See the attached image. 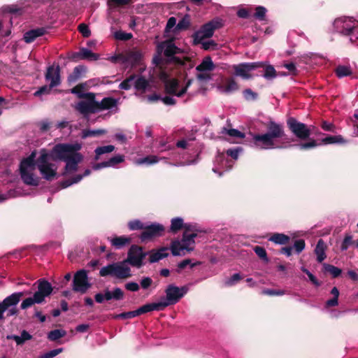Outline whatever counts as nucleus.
Instances as JSON below:
<instances>
[{"label":"nucleus","instance_id":"a211bd4d","mask_svg":"<svg viewBox=\"0 0 358 358\" xmlns=\"http://www.w3.org/2000/svg\"><path fill=\"white\" fill-rule=\"evenodd\" d=\"M36 151L34 150L27 158H24L20 164V171H29V169L33 171L36 166Z\"/></svg>","mask_w":358,"mask_h":358},{"label":"nucleus","instance_id":"e433bc0d","mask_svg":"<svg viewBox=\"0 0 358 358\" xmlns=\"http://www.w3.org/2000/svg\"><path fill=\"white\" fill-rule=\"evenodd\" d=\"M335 74L339 78L351 76L352 74V68L350 66L338 65L334 70Z\"/></svg>","mask_w":358,"mask_h":358},{"label":"nucleus","instance_id":"e2e57ef3","mask_svg":"<svg viewBox=\"0 0 358 358\" xmlns=\"http://www.w3.org/2000/svg\"><path fill=\"white\" fill-rule=\"evenodd\" d=\"M305 246L306 243L303 239H297L294 241L292 249L294 248L297 254H300L304 250Z\"/></svg>","mask_w":358,"mask_h":358},{"label":"nucleus","instance_id":"4d7b16f0","mask_svg":"<svg viewBox=\"0 0 358 358\" xmlns=\"http://www.w3.org/2000/svg\"><path fill=\"white\" fill-rule=\"evenodd\" d=\"M129 228L131 230H138L141 229L143 231L145 224L143 223L141 221L138 220H135L130 221L128 224Z\"/></svg>","mask_w":358,"mask_h":358},{"label":"nucleus","instance_id":"ddd939ff","mask_svg":"<svg viewBox=\"0 0 358 358\" xmlns=\"http://www.w3.org/2000/svg\"><path fill=\"white\" fill-rule=\"evenodd\" d=\"M263 66L262 62H244L233 66L234 74L236 76L241 77L243 79L248 80L252 78L250 71Z\"/></svg>","mask_w":358,"mask_h":358},{"label":"nucleus","instance_id":"c03bdc74","mask_svg":"<svg viewBox=\"0 0 358 358\" xmlns=\"http://www.w3.org/2000/svg\"><path fill=\"white\" fill-rule=\"evenodd\" d=\"M66 334V331L63 329H54L48 334V338L50 341H55L61 338H63Z\"/></svg>","mask_w":358,"mask_h":358},{"label":"nucleus","instance_id":"7c9ffc66","mask_svg":"<svg viewBox=\"0 0 358 358\" xmlns=\"http://www.w3.org/2000/svg\"><path fill=\"white\" fill-rule=\"evenodd\" d=\"M224 93L229 94L239 89V85L233 78H229L226 80L223 86L220 87Z\"/></svg>","mask_w":358,"mask_h":358},{"label":"nucleus","instance_id":"2f4dec72","mask_svg":"<svg viewBox=\"0 0 358 358\" xmlns=\"http://www.w3.org/2000/svg\"><path fill=\"white\" fill-rule=\"evenodd\" d=\"M110 241L113 246L117 249H120L126 245H129L131 242V238L124 236H115Z\"/></svg>","mask_w":358,"mask_h":358},{"label":"nucleus","instance_id":"f257e3e1","mask_svg":"<svg viewBox=\"0 0 358 358\" xmlns=\"http://www.w3.org/2000/svg\"><path fill=\"white\" fill-rule=\"evenodd\" d=\"M81 144L76 143H58L52 150V159L61 160L66 162L63 175L75 172L78 169V164L81 162L83 156L78 152L81 149Z\"/></svg>","mask_w":358,"mask_h":358},{"label":"nucleus","instance_id":"412c9836","mask_svg":"<svg viewBox=\"0 0 358 358\" xmlns=\"http://www.w3.org/2000/svg\"><path fill=\"white\" fill-rule=\"evenodd\" d=\"M46 33V29L44 27L36 28L27 31L24 34L23 39L27 43L33 42L36 38L43 36Z\"/></svg>","mask_w":358,"mask_h":358},{"label":"nucleus","instance_id":"69168bd1","mask_svg":"<svg viewBox=\"0 0 358 358\" xmlns=\"http://www.w3.org/2000/svg\"><path fill=\"white\" fill-rule=\"evenodd\" d=\"M243 279L239 273H234L231 277L225 282V285L228 287L236 285L238 282Z\"/></svg>","mask_w":358,"mask_h":358},{"label":"nucleus","instance_id":"bb28decb","mask_svg":"<svg viewBox=\"0 0 358 358\" xmlns=\"http://www.w3.org/2000/svg\"><path fill=\"white\" fill-rule=\"evenodd\" d=\"M104 300L110 301L115 299L116 301L122 300L124 298V292L119 287H115L112 292L106 290L103 294Z\"/></svg>","mask_w":358,"mask_h":358},{"label":"nucleus","instance_id":"3c124183","mask_svg":"<svg viewBox=\"0 0 358 358\" xmlns=\"http://www.w3.org/2000/svg\"><path fill=\"white\" fill-rule=\"evenodd\" d=\"M136 78V75H131L129 78L124 80L119 85V88L121 90H129L131 87L133 81Z\"/></svg>","mask_w":358,"mask_h":358},{"label":"nucleus","instance_id":"680f3d73","mask_svg":"<svg viewBox=\"0 0 358 358\" xmlns=\"http://www.w3.org/2000/svg\"><path fill=\"white\" fill-rule=\"evenodd\" d=\"M285 292L282 289H264L262 291V294L268 296H282Z\"/></svg>","mask_w":358,"mask_h":358},{"label":"nucleus","instance_id":"aec40b11","mask_svg":"<svg viewBox=\"0 0 358 358\" xmlns=\"http://www.w3.org/2000/svg\"><path fill=\"white\" fill-rule=\"evenodd\" d=\"M168 250L167 248L162 247L158 250H152L149 252V258L148 261L150 263H155L159 262V260L166 257L169 255V253L166 252Z\"/></svg>","mask_w":358,"mask_h":358},{"label":"nucleus","instance_id":"7ed1b4c3","mask_svg":"<svg viewBox=\"0 0 358 358\" xmlns=\"http://www.w3.org/2000/svg\"><path fill=\"white\" fill-rule=\"evenodd\" d=\"M36 284L38 285V290L32 297H28L23 300L20 306L22 309H27L35 303H42L45 301V299L49 296L53 291L52 285L45 278L38 280Z\"/></svg>","mask_w":358,"mask_h":358},{"label":"nucleus","instance_id":"5701e85b","mask_svg":"<svg viewBox=\"0 0 358 358\" xmlns=\"http://www.w3.org/2000/svg\"><path fill=\"white\" fill-rule=\"evenodd\" d=\"M87 68L85 66L79 65L76 66L73 72L68 76L67 81L69 84L75 83L78 81L80 78H82L83 75L86 73Z\"/></svg>","mask_w":358,"mask_h":358},{"label":"nucleus","instance_id":"8fccbe9b","mask_svg":"<svg viewBox=\"0 0 358 358\" xmlns=\"http://www.w3.org/2000/svg\"><path fill=\"white\" fill-rule=\"evenodd\" d=\"M222 134H227L230 136L237 137V138H243L245 137L244 133H242L236 129H227V128L223 127Z\"/></svg>","mask_w":358,"mask_h":358},{"label":"nucleus","instance_id":"bf43d9fd","mask_svg":"<svg viewBox=\"0 0 358 358\" xmlns=\"http://www.w3.org/2000/svg\"><path fill=\"white\" fill-rule=\"evenodd\" d=\"M157 162H158V158H157V157H156L155 155H149L145 157L139 159L138 160V163L139 164H147L148 165L155 164Z\"/></svg>","mask_w":358,"mask_h":358},{"label":"nucleus","instance_id":"20e7f679","mask_svg":"<svg viewBox=\"0 0 358 358\" xmlns=\"http://www.w3.org/2000/svg\"><path fill=\"white\" fill-rule=\"evenodd\" d=\"M335 30L344 36L350 37L352 43H355L358 39V23L350 18H337L334 20Z\"/></svg>","mask_w":358,"mask_h":358},{"label":"nucleus","instance_id":"c85d7f7f","mask_svg":"<svg viewBox=\"0 0 358 358\" xmlns=\"http://www.w3.org/2000/svg\"><path fill=\"white\" fill-rule=\"evenodd\" d=\"M179 87V82L177 79L173 78L166 82L164 85V91L166 94L178 96V89Z\"/></svg>","mask_w":358,"mask_h":358},{"label":"nucleus","instance_id":"0eeeda50","mask_svg":"<svg viewBox=\"0 0 358 358\" xmlns=\"http://www.w3.org/2000/svg\"><path fill=\"white\" fill-rule=\"evenodd\" d=\"M99 275L101 277L113 275L118 279H127L131 277V268L122 262L109 264L101 268Z\"/></svg>","mask_w":358,"mask_h":358},{"label":"nucleus","instance_id":"39448f33","mask_svg":"<svg viewBox=\"0 0 358 358\" xmlns=\"http://www.w3.org/2000/svg\"><path fill=\"white\" fill-rule=\"evenodd\" d=\"M222 26V20L217 17L203 24L199 31L192 34L194 44L199 45V43H201L204 39L212 37L215 31L221 28Z\"/></svg>","mask_w":358,"mask_h":358},{"label":"nucleus","instance_id":"423d86ee","mask_svg":"<svg viewBox=\"0 0 358 358\" xmlns=\"http://www.w3.org/2000/svg\"><path fill=\"white\" fill-rule=\"evenodd\" d=\"M49 154L45 149H41L40 156L36 159V166L39 170L43 178L46 180H52L56 175V168L55 164L49 162Z\"/></svg>","mask_w":358,"mask_h":358},{"label":"nucleus","instance_id":"9d476101","mask_svg":"<svg viewBox=\"0 0 358 358\" xmlns=\"http://www.w3.org/2000/svg\"><path fill=\"white\" fill-rule=\"evenodd\" d=\"M80 99H87V101H79L76 106V110L80 114L86 117L90 114L98 113L94 93L87 92L85 94L80 96Z\"/></svg>","mask_w":358,"mask_h":358},{"label":"nucleus","instance_id":"13d9d810","mask_svg":"<svg viewBox=\"0 0 358 358\" xmlns=\"http://www.w3.org/2000/svg\"><path fill=\"white\" fill-rule=\"evenodd\" d=\"M133 35L131 33H126L122 31H117L115 33L114 37L120 41H128L132 38Z\"/></svg>","mask_w":358,"mask_h":358},{"label":"nucleus","instance_id":"a878e982","mask_svg":"<svg viewBox=\"0 0 358 358\" xmlns=\"http://www.w3.org/2000/svg\"><path fill=\"white\" fill-rule=\"evenodd\" d=\"M45 80L48 81L57 80L58 82V85H60V69L59 66H57V68H55L54 66H50L47 69V72L45 75Z\"/></svg>","mask_w":358,"mask_h":358},{"label":"nucleus","instance_id":"f3484780","mask_svg":"<svg viewBox=\"0 0 358 358\" xmlns=\"http://www.w3.org/2000/svg\"><path fill=\"white\" fill-rule=\"evenodd\" d=\"M69 59L74 62L83 59L96 61L99 59V55L92 52L87 48H81L78 52H71L69 55Z\"/></svg>","mask_w":358,"mask_h":358},{"label":"nucleus","instance_id":"864d4df0","mask_svg":"<svg viewBox=\"0 0 358 358\" xmlns=\"http://www.w3.org/2000/svg\"><path fill=\"white\" fill-rule=\"evenodd\" d=\"M319 144L317 143L316 140L311 138L308 142L301 143L299 144L298 147L299 148L300 150H309V149L315 148Z\"/></svg>","mask_w":358,"mask_h":358},{"label":"nucleus","instance_id":"a18cd8bd","mask_svg":"<svg viewBox=\"0 0 358 358\" xmlns=\"http://www.w3.org/2000/svg\"><path fill=\"white\" fill-rule=\"evenodd\" d=\"M256 255L264 262L268 263L269 259L268 258L266 251L264 248L259 245H256L253 248Z\"/></svg>","mask_w":358,"mask_h":358},{"label":"nucleus","instance_id":"de8ad7c7","mask_svg":"<svg viewBox=\"0 0 358 358\" xmlns=\"http://www.w3.org/2000/svg\"><path fill=\"white\" fill-rule=\"evenodd\" d=\"M148 86V80L143 76L137 78L134 83V87L137 90L145 91Z\"/></svg>","mask_w":358,"mask_h":358},{"label":"nucleus","instance_id":"4be33fe9","mask_svg":"<svg viewBox=\"0 0 358 358\" xmlns=\"http://www.w3.org/2000/svg\"><path fill=\"white\" fill-rule=\"evenodd\" d=\"M163 306L164 304L161 303L160 301L157 303H146L136 309V313L139 316L154 310H163Z\"/></svg>","mask_w":358,"mask_h":358},{"label":"nucleus","instance_id":"37998d69","mask_svg":"<svg viewBox=\"0 0 358 358\" xmlns=\"http://www.w3.org/2000/svg\"><path fill=\"white\" fill-rule=\"evenodd\" d=\"M105 134H106V131L105 129H84L82 131L81 137L82 138H87L88 137L99 136L101 135H104Z\"/></svg>","mask_w":358,"mask_h":358},{"label":"nucleus","instance_id":"f704fd0d","mask_svg":"<svg viewBox=\"0 0 358 358\" xmlns=\"http://www.w3.org/2000/svg\"><path fill=\"white\" fill-rule=\"evenodd\" d=\"M269 241H271L275 244L285 245L289 243L290 237L284 234L274 233L269 238Z\"/></svg>","mask_w":358,"mask_h":358},{"label":"nucleus","instance_id":"6ab92c4d","mask_svg":"<svg viewBox=\"0 0 358 358\" xmlns=\"http://www.w3.org/2000/svg\"><path fill=\"white\" fill-rule=\"evenodd\" d=\"M25 294L27 293L24 292H15L6 297L1 303L7 310L12 306H16L20 302L21 298Z\"/></svg>","mask_w":358,"mask_h":358},{"label":"nucleus","instance_id":"4468645a","mask_svg":"<svg viewBox=\"0 0 358 358\" xmlns=\"http://www.w3.org/2000/svg\"><path fill=\"white\" fill-rule=\"evenodd\" d=\"M88 281L87 272L85 269L78 271L73 280V290L80 294H85L91 287Z\"/></svg>","mask_w":358,"mask_h":358},{"label":"nucleus","instance_id":"a19ab883","mask_svg":"<svg viewBox=\"0 0 358 358\" xmlns=\"http://www.w3.org/2000/svg\"><path fill=\"white\" fill-rule=\"evenodd\" d=\"M142 58V54L139 50H130L127 53V60L133 64H137Z\"/></svg>","mask_w":358,"mask_h":358},{"label":"nucleus","instance_id":"4c0bfd02","mask_svg":"<svg viewBox=\"0 0 358 358\" xmlns=\"http://www.w3.org/2000/svg\"><path fill=\"white\" fill-rule=\"evenodd\" d=\"M323 271L325 273H329L334 278H338L342 273L341 268L326 263L323 264Z\"/></svg>","mask_w":358,"mask_h":358},{"label":"nucleus","instance_id":"ea45409f","mask_svg":"<svg viewBox=\"0 0 358 358\" xmlns=\"http://www.w3.org/2000/svg\"><path fill=\"white\" fill-rule=\"evenodd\" d=\"M171 227H170V231L176 234L180 229H183L185 227V224L183 222V220L181 217H174L171 220Z\"/></svg>","mask_w":358,"mask_h":358},{"label":"nucleus","instance_id":"6e6552de","mask_svg":"<svg viewBox=\"0 0 358 358\" xmlns=\"http://www.w3.org/2000/svg\"><path fill=\"white\" fill-rule=\"evenodd\" d=\"M287 124L291 132L299 139L305 141L310 138L312 131L315 128L313 125L299 122L294 117H289L287 120Z\"/></svg>","mask_w":358,"mask_h":358},{"label":"nucleus","instance_id":"72a5a7b5","mask_svg":"<svg viewBox=\"0 0 358 358\" xmlns=\"http://www.w3.org/2000/svg\"><path fill=\"white\" fill-rule=\"evenodd\" d=\"M191 25V17L189 14L185 15L178 22L174 29V32L185 31L189 28Z\"/></svg>","mask_w":358,"mask_h":358},{"label":"nucleus","instance_id":"393cba45","mask_svg":"<svg viewBox=\"0 0 358 358\" xmlns=\"http://www.w3.org/2000/svg\"><path fill=\"white\" fill-rule=\"evenodd\" d=\"M117 99L113 97H105L101 102L96 101L98 112L104 110H109L116 106Z\"/></svg>","mask_w":358,"mask_h":358},{"label":"nucleus","instance_id":"5fc2aeb1","mask_svg":"<svg viewBox=\"0 0 358 358\" xmlns=\"http://www.w3.org/2000/svg\"><path fill=\"white\" fill-rule=\"evenodd\" d=\"M87 84L85 83H80L76 85L74 87L71 89V93L76 94L77 96L80 99V96L85 94L86 93H83V91L85 89Z\"/></svg>","mask_w":358,"mask_h":358},{"label":"nucleus","instance_id":"2eb2a0df","mask_svg":"<svg viewBox=\"0 0 358 358\" xmlns=\"http://www.w3.org/2000/svg\"><path fill=\"white\" fill-rule=\"evenodd\" d=\"M164 231V227L159 223L155 222L150 224H145L143 231L139 236V238L141 242H146L157 237L162 236Z\"/></svg>","mask_w":358,"mask_h":358},{"label":"nucleus","instance_id":"603ef678","mask_svg":"<svg viewBox=\"0 0 358 358\" xmlns=\"http://www.w3.org/2000/svg\"><path fill=\"white\" fill-rule=\"evenodd\" d=\"M184 231L189 234H195L196 236H198V233L201 232V230L196 224L185 223L184 227Z\"/></svg>","mask_w":358,"mask_h":358},{"label":"nucleus","instance_id":"0e129e2a","mask_svg":"<svg viewBox=\"0 0 358 358\" xmlns=\"http://www.w3.org/2000/svg\"><path fill=\"white\" fill-rule=\"evenodd\" d=\"M200 44L202 45V48L205 50H208L210 49L216 50L218 46L217 43L213 40H210L208 41H202Z\"/></svg>","mask_w":358,"mask_h":358},{"label":"nucleus","instance_id":"f03ea898","mask_svg":"<svg viewBox=\"0 0 358 358\" xmlns=\"http://www.w3.org/2000/svg\"><path fill=\"white\" fill-rule=\"evenodd\" d=\"M266 133L253 136L255 145L265 150L279 148L275 145V140L285 136L283 126L271 120L266 124Z\"/></svg>","mask_w":358,"mask_h":358},{"label":"nucleus","instance_id":"338daca9","mask_svg":"<svg viewBox=\"0 0 358 358\" xmlns=\"http://www.w3.org/2000/svg\"><path fill=\"white\" fill-rule=\"evenodd\" d=\"M266 13V9L264 7L259 6L256 8L254 16L259 20H264L265 18Z\"/></svg>","mask_w":358,"mask_h":358},{"label":"nucleus","instance_id":"58836bf2","mask_svg":"<svg viewBox=\"0 0 358 358\" xmlns=\"http://www.w3.org/2000/svg\"><path fill=\"white\" fill-rule=\"evenodd\" d=\"M57 86H58V82L57 80H52L49 85H43L41 87L34 92V95L35 96H39L42 94H48L50 93L51 90Z\"/></svg>","mask_w":358,"mask_h":358},{"label":"nucleus","instance_id":"6e6d98bb","mask_svg":"<svg viewBox=\"0 0 358 358\" xmlns=\"http://www.w3.org/2000/svg\"><path fill=\"white\" fill-rule=\"evenodd\" d=\"M131 3V0H108V6L111 8L123 7Z\"/></svg>","mask_w":358,"mask_h":358},{"label":"nucleus","instance_id":"49530a36","mask_svg":"<svg viewBox=\"0 0 358 358\" xmlns=\"http://www.w3.org/2000/svg\"><path fill=\"white\" fill-rule=\"evenodd\" d=\"M138 316L136 313V310L128 312H124L120 314L114 315L113 318L115 320L122 319V320H128L131 319L135 317Z\"/></svg>","mask_w":358,"mask_h":358},{"label":"nucleus","instance_id":"09e8293b","mask_svg":"<svg viewBox=\"0 0 358 358\" xmlns=\"http://www.w3.org/2000/svg\"><path fill=\"white\" fill-rule=\"evenodd\" d=\"M124 161V156L123 155H117L111 157L108 161H106L107 167L115 166Z\"/></svg>","mask_w":358,"mask_h":358},{"label":"nucleus","instance_id":"b1692460","mask_svg":"<svg viewBox=\"0 0 358 358\" xmlns=\"http://www.w3.org/2000/svg\"><path fill=\"white\" fill-rule=\"evenodd\" d=\"M22 181L27 185L38 186L39 183L38 178L34 176L31 171H20Z\"/></svg>","mask_w":358,"mask_h":358},{"label":"nucleus","instance_id":"cd10ccee","mask_svg":"<svg viewBox=\"0 0 358 358\" xmlns=\"http://www.w3.org/2000/svg\"><path fill=\"white\" fill-rule=\"evenodd\" d=\"M326 244L322 239H319L315 248V253L317 255V261L320 263L322 262L327 257L325 254Z\"/></svg>","mask_w":358,"mask_h":358},{"label":"nucleus","instance_id":"9b49d317","mask_svg":"<svg viewBox=\"0 0 358 358\" xmlns=\"http://www.w3.org/2000/svg\"><path fill=\"white\" fill-rule=\"evenodd\" d=\"M188 288L186 286L178 287L174 285H169L165 289L166 300L160 301L164 304L163 308L164 309L170 305H174L178 303L187 292Z\"/></svg>","mask_w":358,"mask_h":358},{"label":"nucleus","instance_id":"f8f14e48","mask_svg":"<svg viewBox=\"0 0 358 358\" xmlns=\"http://www.w3.org/2000/svg\"><path fill=\"white\" fill-rule=\"evenodd\" d=\"M148 255L147 252H143L141 246L132 245L128 250L127 257L124 262L139 268L144 265L143 259Z\"/></svg>","mask_w":358,"mask_h":358},{"label":"nucleus","instance_id":"052dcab7","mask_svg":"<svg viewBox=\"0 0 358 358\" xmlns=\"http://www.w3.org/2000/svg\"><path fill=\"white\" fill-rule=\"evenodd\" d=\"M353 243L354 241L352 240V236L350 234H346L341 245V250L342 251H345L348 250L349 246Z\"/></svg>","mask_w":358,"mask_h":358},{"label":"nucleus","instance_id":"473e14b6","mask_svg":"<svg viewBox=\"0 0 358 358\" xmlns=\"http://www.w3.org/2000/svg\"><path fill=\"white\" fill-rule=\"evenodd\" d=\"M263 64V66L260 68L264 69V73L262 76L266 80H272L278 76L277 71H275L273 66L271 64H266L265 62H261Z\"/></svg>","mask_w":358,"mask_h":358},{"label":"nucleus","instance_id":"79ce46f5","mask_svg":"<svg viewBox=\"0 0 358 358\" xmlns=\"http://www.w3.org/2000/svg\"><path fill=\"white\" fill-rule=\"evenodd\" d=\"M115 146L112 145L97 147L94 150V159L98 160L101 155L112 152L115 150Z\"/></svg>","mask_w":358,"mask_h":358},{"label":"nucleus","instance_id":"c756f323","mask_svg":"<svg viewBox=\"0 0 358 358\" xmlns=\"http://www.w3.org/2000/svg\"><path fill=\"white\" fill-rule=\"evenodd\" d=\"M348 141L341 135L330 136L327 135L322 139L321 143L324 145L329 144H345Z\"/></svg>","mask_w":358,"mask_h":358},{"label":"nucleus","instance_id":"c9c22d12","mask_svg":"<svg viewBox=\"0 0 358 358\" xmlns=\"http://www.w3.org/2000/svg\"><path fill=\"white\" fill-rule=\"evenodd\" d=\"M215 68V65L210 57H205L200 64L196 67V70L199 72H203L207 71H213Z\"/></svg>","mask_w":358,"mask_h":358},{"label":"nucleus","instance_id":"dca6fc26","mask_svg":"<svg viewBox=\"0 0 358 358\" xmlns=\"http://www.w3.org/2000/svg\"><path fill=\"white\" fill-rule=\"evenodd\" d=\"M163 45L165 47L164 55L165 57H168L170 61L177 64H183L184 62L180 57H176V54H179L182 52L181 50L178 48L173 42L172 39L166 40L163 43Z\"/></svg>","mask_w":358,"mask_h":358},{"label":"nucleus","instance_id":"774afa93","mask_svg":"<svg viewBox=\"0 0 358 358\" xmlns=\"http://www.w3.org/2000/svg\"><path fill=\"white\" fill-rule=\"evenodd\" d=\"M62 351L63 348L55 349L39 356L38 358H53L61 353Z\"/></svg>","mask_w":358,"mask_h":358},{"label":"nucleus","instance_id":"1a4fd4ad","mask_svg":"<svg viewBox=\"0 0 358 358\" xmlns=\"http://www.w3.org/2000/svg\"><path fill=\"white\" fill-rule=\"evenodd\" d=\"M197 237L195 234H189L187 232H183L181 242L178 240H173L171 243L170 249L173 256L181 255L180 251L186 250L188 252H191L194 250V245L195 243L194 238Z\"/></svg>","mask_w":358,"mask_h":358}]
</instances>
